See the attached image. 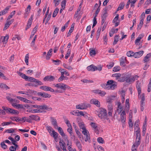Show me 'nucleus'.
<instances>
[{"instance_id": "nucleus-42", "label": "nucleus", "mask_w": 151, "mask_h": 151, "mask_svg": "<svg viewBox=\"0 0 151 151\" xmlns=\"http://www.w3.org/2000/svg\"><path fill=\"white\" fill-rule=\"evenodd\" d=\"M10 7V6L6 7L2 11V12L4 14L7 13L8 11L9 10Z\"/></svg>"}, {"instance_id": "nucleus-46", "label": "nucleus", "mask_w": 151, "mask_h": 151, "mask_svg": "<svg viewBox=\"0 0 151 151\" xmlns=\"http://www.w3.org/2000/svg\"><path fill=\"white\" fill-rule=\"evenodd\" d=\"M29 58V55L27 54L25 58V61L27 65H28V59Z\"/></svg>"}, {"instance_id": "nucleus-18", "label": "nucleus", "mask_w": 151, "mask_h": 151, "mask_svg": "<svg viewBox=\"0 0 151 151\" xmlns=\"http://www.w3.org/2000/svg\"><path fill=\"white\" fill-rule=\"evenodd\" d=\"M103 14L101 16V18L106 19V17H107V9L105 8L103 9Z\"/></svg>"}, {"instance_id": "nucleus-5", "label": "nucleus", "mask_w": 151, "mask_h": 151, "mask_svg": "<svg viewBox=\"0 0 151 151\" xmlns=\"http://www.w3.org/2000/svg\"><path fill=\"white\" fill-rule=\"evenodd\" d=\"M55 87L56 88H60L61 89L64 91H65L66 88L69 89L70 88V87L68 86L63 83L57 84L55 85Z\"/></svg>"}, {"instance_id": "nucleus-16", "label": "nucleus", "mask_w": 151, "mask_h": 151, "mask_svg": "<svg viewBox=\"0 0 151 151\" xmlns=\"http://www.w3.org/2000/svg\"><path fill=\"white\" fill-rule=\"evenodd\" d=\"M136 83V87L137 89L138 94L139 95L141 93V83L139 81H137Z\"/></svg>"}, {"instance_id": "nucleus-15", "label": "nucleus", "mask_w": 151, "mask_h": 151, "mask_svg": "<svg viewBox=\"0 0 151 151\" xmlns=\"http://www.w3.org/2000/svg\"><path fill=\"white\" fill-rule=\"evenodd\" d=\"M115 97V96H113L108 97L106 99V102L109 104H111L114 100Z\"/></svg>"}, {"instance_id": "nucleus-63", "label": "nucleus", "mask_w": 151, "mask_h": 151, "mask_svg": "<svg viewBox=\"0 0 151 151\" xmlns=\"http://www.w3.org/2000/svg\"><path fill=\"white\" fill-rule=\"evenodd\" d=\"M79 125L80 128L82 129L83 130L86 129V128L84 126V124L83 123H79Z\"/></svg>"}, {"instance_id": "nucleus-29", "label": "nucleus", "mask_w": 151, "mask_h": 151, "mask_svg": "<svg viewBox=\"0 0 151 151\" xmlns=\"http://www.w3.org/2000/svg\"><path fill=\"white\" fill-rule=\"evenodd\" d=\"M0 88H5L6 90L10 88L6 84L3 83H0Z\"/></svg>"}, {"instance_id": "nucleus-9", "label": "nucleus", "mask_w": 151, "mask_h": 151, "mask_svg": "<svg viewBox=\"0 0 151 151\" xmlns=\"http://www.w3.org/2000/svg\"><path fill=\"white\" fill-rule=\"evenodd\" d=\"M127 61L126 59V57H122L120 59V65L124 67L126 65L125 63H127Z\"/></svg>"}, {"instance_id": "nucleus-10", "label": "nucleus", "mask_w": 151, "mask_h": 151, "mask_svg": "<svg viewBox=\"0 0 151 151\" xmlns=\"http://www.w3.org/2000/svg\"><path fill=\"white\" fill-rule=\"evenodd\" d=\"M144 51L141 50L138 52L134 53V57L135 58H138L141 57L144 53Z\"/></svg>"}, {"instance_id": "nucleus-11", "label": "nucleus", "mask_w": 151, "mask_h": 151, "mask_svg": "<svg viewBox=\"0 0 151 151\" xmlns=\"http://www.w3.org/2000/svg\"><path fill=\"white\" fill-rule=\"evenodd\" d=\"M37 94L40 96L45 98H50L51 96L46 93L38 92Z\"/></svg>"}, {"instance_id": "nucleus-26", "label": "nucleus", "mask_w": 151, "mask_h": 151, "mask_svg": "<svg viewBox=\"0 0 151 151\" xmlns=\"http://www.w3.org/2000/svg\"><path fill=\"white\" fill-rule=\"evenodd\" d=\"M140 143V138H137L136 139V142L133 144L134 147H137Z\"/></svg>"}, {"instance_id": "nucleus-57", "label": "nucleus", "mask_w": 151, "mask_h": 151, "mask_svg": "<svg viewBox=\"0 0 151 151\" xmlns=\"http://www.w3.org/2000/svg\"><path fill=\"white\" fill-rule=\"evenodd\" d=\"M121 121L122 123V125L123 126L124 125L126 121V117L122 116L121 117Z\"/></svg>"}, {"instance_id": "nucleus-14", "label": "nucleus", "mask_w": 151, "mask_h": 151, "mask_svg": "<svg viewBox=\"0 0 151 151\" xmlns=\"http://www.w3.org/2000/svg\"><path fill=\"white\" fill-rule=\"evenodd\" d=\"M59 145L61 147V148L63 150L66 151V146H65V143L62 140H61L59 142Z\"/></svg>"}, {"instance_id": "nucleus-40", "label": "nucleus", "mask_w": 151, "mask_h": 151, "mask_svg": "<svg viewBox=\"0 0 151 151\" xmlns=\"http://www.w3.org/2000/svg\"><path fill=\"white\" fill-rule=\"evenodd\" d=\"M98 142L101 144H104L105 142L104 139L101 137H98L97 139Z\"/></svg>"}, {"instance_id": "nucleus-51", "label": "nucleus", "mask_w": 151, "mask_h": 151, "mask_svg": "<svg viewBox=\"0 0 151 151\" xmlns=\"http://www.w3.org/2000/svg\"><path fill=\"white\" fill-rule=\"evenodd\" d=\"M70 52L71 50L70 49H68L65 57V58L66 59H67L68 57L69 56L70 54Z\"/></svg>"}, {"instance_id": "nucleus-60", "label": "nucleus", "mask_w": 151, "mask_h": 151, "mask_svg": "<svg viewBox=\"0 0 151 151\" xmlns=\"http://www.w3.org/2000/svg\"><path fill=\"white\" fill-rule=\"evenodd\" d=\"M67 142H68V144H67V145L68 146V149L69 150V151H72V150H73V148L71 147V145H69V141L68 139H67Z\"/></svg>"}, {"instance_id": "nucleus-35", "label": "nucleus", "mask_w": 151, "mask_h": 151, "mask_svg": "<svg viewBox=\"0 0 151 151\" xmlns=\"http://www.w3.org/2000/svg\"><path fill=\"white\" fill-rule=\"evenodd\" d=\"M134 53L131 51H128L127 53V56L129 57H130L131 56L134 57Z\"/></svg>"}, {"instance_id": "nucleus-53", "label": "nucleus", "mask_w": 151, "mask_h": 151, "mask_svg": "<svg viewBox=\"0 0 151 151\" xmlns=\"http://www.w3.org/2000/svg\"><path fill=\"white\" fill-rule=\"evenodd\" d=\"M32 113H40L42 112L41 111V110L40 109H32Z\"/></svg>"}, {"instance_id": "nucleus-2", "label": "nucleus", "mask_w": 151, "mask_h": 151, "mask_svg": "<svg viewBox=\"0 0 151 151\" xmlns=\"http://www.w3.org/2000/svg\"><path fill=\"white\" fill-rule=\"evenodd\" d=\"M106 83L108 87V89L113 90L117 86V83L113 80L108 81Z\"/></svg>"}, {"instance_id": "nucleus-31", "label": "nucleus", "mask_w": 151, "mask_h": 151, "mask_svg": "<svg viewBox=\"0 0 151 151\" xmlns=\"http://www.w3.org/2000/svg\"><path fill=\"white\" fill-rule=\"evenodd\" d=\"M46 129L47 130L48 132L49 133H50V135L51 136H52V133L51 132H52V131L53 130L52 128L50 126H47L46 127Z\"/></svg>"}, {"instance_id": "nucleus-49", "label": "nucleus", "mask_w": 151, "mask_h": 151, "mask_svg": "<svg viewBox=\"0 0 151 151\" xmlns=\"http://www.w3.org/2000/svg\"><path fill=\"white\" fill-rule=\"evenodd\" d=\"M1 147L4 149H6L7 147V146L5 144L4 142H1Z\"/></svg>"}, {"instance_id": "nucleus-24", "label": "nucleus", "mask_w": 151, "mask_h": 151, "mask_svg": "<svg viewBox=\"0 0 151 151\" xmlns=\"http://www.w3.org/2000/svg\"><path fill=\"white\" fill-rule=\"evenodd\" d=\"M53 50L52 49H50L47 53L46 55V59L47 60L49 59L51 56V53L52 52Z\"/></svg>"}, {"instance_id": "nucleus-36", "label": "nucleus", "mask_w": 151, "mask_h": 151, "mask_svg": "<svg viewBox=\"0 0 151 151\" xmlns=\"http://www.w3.org/2000/svg\"><path fill=\"white\" fill-rule=\"evenodd\" d=\"M37 28L38 26L36 25V26L35 27V28L33 29L32 31V35L31 36V37H33L35 34V33L36 32Z\"/></svg>"}, {"instance_id": "nucleus-38", "label": "nucleus", "mask_w": 151, "mask_h": 151, "mask_svg": "<svg viewBox=\"0 0 151 151\" xmlns=\"http://www.w3.org/2000/svg\"><path fill=\"white\" fill-rule=\"evenodd\" d=\"M13 124L15 125L16 124L13 122H4L1 123V125L2 126H4L5 125H8L10 124Z\"/></svg>"}, {"instance_id": "nucleus-54", "label": "nucleus", "mask_w": 151, "mask_h": 151, "mask_svg": "<svg viewBox=\"0 0 151 151\" xmlns=\"http://www.w3.org/2000/svg\"><path fill=\"white\" fill-rule=\"evenodd\" d=\"M114 65V63L113 62H110L109 64L107 65V67L109 69L111 68L112 67H113Z\"/></svg>"}, {"instance_id": "nucleus-32", "label": "nucleus", "mask_w": 151, "mask_h": 151, "mask_svg": "<svg viewBox=\"0 0 151 151\" xmlns=\"http://www.w3.org/2000/svg\"><path fill=\"white\" fill-rule=\"evenodd\" d=\"M52 135H53V137L55 139H57L58 136V134L56 132H55V131L53 130L52 133Z\"/></svg>"}, {"instance_id": "nucleus-50", "label": "nucleus", "mask_w": 151, "mask_h": 151, "mask_svg": "<svg viewBox=\"0 0 151 151\" xmlns=\"http://www.w3.org/2000/svg\"><path fill=\"white\" fill-rule=\"evenodd\" d=\"M126 75L124 76L123 77L120 78L118 80V81L122 82L126 81Z\"/></svg>"}, {"instance_id": "nucleus-58", "label": "nucleus", "mask_w": 151, "mask_h": 151, "mask_svg": "<svg viewBox=\"0 0 151 151\" xmlns=\"http://www.w3.org/2000/svg\"><path fill=\"white\" fill-rule=\"evenodd\" d=\"M101 30V29H100L99 28L97 30L96 35V39L97 40L98 39V38L99 37Z\"/></svg>"}, {"instance_id": "nucleus-8", "label": "nucleus", "mask_w": 151, "mask_h": 151, "mask_svg": "<svg viewBox=\"0 0 151 151\" xmlns=\"http://www.w3.org/2000/svg\"><path fill=\"white\" fill-rule=\"evenodd\" d=\"M40 88L45 91H50L52 92H55L54 90L51 87L47 86H42L40 87Z\"/></svg>"}, {"instance_id": "nucleus-27", "label": "nucleus", "mask_w": 151, "mask_h": 151, "mask_svg": "<svg viewBox=\"0 0 151 151\" xmlns=\"http://www.w3.org/2000/svg\"><path fill=\"white\" fill-rule=\"evenodd\" d=\"M58 130L60 134L63 137H65V134L64 133V132L62 128L60 127H58Z\"/></svg>"}, {"instance_id": "nucleus-61", "label": "nucleus", "mask_w": 151, "mask_h": 151, "mask_svg": "<svg viewBox=\"0 0 151 151\" xmlns=\"http://www.w3.org/2000/svg\"><path fill=\"white\" fill-rule=\"evenodd\" d=\"M14 129H7L6 131L5 132L8 133H11L14 132Z\"/></svg>"}, {"instance_id": "nucleus-33", "label": "nucleus", "mask_w": 151, "mask_h": 151, "mask_svg": "<svg viewBox=\"0 0 151 151\" xmlns=\"http://www.w3.org/2000/svg\"><path fill=\"white\" fill-rule=\"evenodd\" d=\"M59 11V9L58 8H55L53 13L52 17H55L56 16L58 12Z\"/></svg>"}, {"instance_id": "nucleus-45", "label": "nucleus", "mask_w": 151, "mask_h": 151, "mask_svg": "<svg viewBox=\"0 0 151 151\" xmlns=\"http://www.w3.org/2000/svg\"><path fill=\"white\" fill-rule=\"evenodd\" d=\"M121 76V74L120 73H116L113 74L112 75V76L114 77H116V79L120 77Z\"/></svg>"}, {"instance_id": "nucleus-39", "label": "nucleus", "mask_w": 151, "mask_h": 151, "mask_svg": "<svg viewBox=\"0 0 151 151\" xmlns=\"http://www.w3.org/2000/svg\"><path fill=\"white\" fill-rule=\"evenodd\" d=\"M119 36L118 35H116L114 37V40L113 42V45L116 44L118 41H119Z\"/></svg>"}, {"instance_id": "nucleus-64", "label": "nucleus", "mask_w": 151, "mask_h": 151, "mask_svg": "<svg viewBox=\"0 0 151 151\" xmlns=\"http://www.w3.org/2000/svg\"><path fill=\"white\" fill-rule=\"evenodd\" d=\"M119 18V15L117 14L112 21L113 23H115L118 20Z\"/></svg>"}, {"instance_id": "nucleus-30", "label": "nucleus", "mask_w": 151, "mask_h": 151, "mask_svg": "<svg viewBox=\"0 0 151 151\" xmlns=\"http://www.w3.org/2000/svg\"><path fill=\"white\" fill-rule=\"evenodd\" d=\"M124 6V2L121 3L117 9V11L122 9Z\"/></svg>"}, {"instance_id": "nucleus-4", "label": "nucleus", "mask_w": 151, "mask_h": 151, "mask_svg": "<svg viewBox=\"0 0 151 151\" xmlns=\"http://www.w3.org/2000/svg\"><path fill=\"white\" fill-rule=\"evenodd\" d=\"M90 105L89 104L84 103L76 105V108L81 110L86 109L88 107H90Z\"/></svg>"}, {"instance_id": "nucleus-13", "label": "nucleus", "mask_w": 151, "mask_h": 151, "mask_svg": "<svg viewBox=\"0 0 151 151\" xmlns=\"http://www.w3.org/2000/svg\"><path fill=\"white\" fill-rule=\"evenodd\" d=\"M91 103L92 104L96 105V106L98 107H99L100 106V102L98 101V100L96 99H92L90 101Z\"/></svg>"}, {"instance_id": "nucleus-55", "label": "nucleus", "mask_w": 151, "mask_h": 151, "mask_svg": "<svg viewBox=\"0 0 151 151\" xmlns=\"http://www.w3.org/2000/svg\"><path fill=\"white\" fill-rule=\"evenodd\" d=\"M74 28V27L73 26V27H71L70 28V29L68 33V34L67 35V37H68L69 35H71V33L72 32Z\"/></svg>"}, {"instance_id": "nucleus-6", "label": "nucleus", "mask_w": 151, "mask_h": 151, "mask_svg": "<svg viewBox=\"0 0 151 151\" xmlns=\"http://www.w3.org/2000/svg\"><path fill=\"white\" fill-rule=\"evenodd\" d=\"M140 97L141 98V110L142 111L144 109V107L145 106V95L144 93L142 94V95L140 96Z\"/></svg>"}, {"instance_id": "nucleus-47", "label": "nucleus", "mask_w": 151, "mask_h": 151, "mask_svg": "<svg viewBox=\"0 0 151 151\" xmlns=\"http://www.w3.org/2000/svg\"><path fill=\"white\" fill-rule=\"evenodd\" d=\"M120 70V66H117L114 67L113 68V70L114 72H117L119 71Z\"/></svg>"}, {"instance_id": "nucleus-44", "label": "nucleus", "mask_w": 151, "mask_h": 151, "mask_svg": "<svg viewBox=\"0 0 151 151\" xmlns=\"http://www.w3.org/2000/svg\"><path fill=\"white\" fill-rule=\"evenodd\" d=\"M78 110L76 111H71L70 112V113L71 114H72L74 115L75 116H78Z\"/></svg>"}, {"instance_id": "nucleus-21", "label": "nucleus", "mask_w": 151, "mask_h": 151, "mask_svg": "<svg viewBox=\"0 0 151 151\" xmlns=\"http://www.w3.org/2000/svg\"><path fill=\"white\" fill-rule=\"evenodd\" d=\"M2 108L3 110H5L7 113H9L11 114H12V111L13 109L5 106H3Z\"/></svg>"}, {"instance_id": "nucleus-41", "label": "nucleus", "mask_w": 151, "mask_h": 151, "mask_svg": "<svg viewBox=\"0 0 151 151\" xmlns=\"http://www.w3.org/2000/svg\"><path fill=\"white\" fill-rule=\"evenodd\" d=\"M66 0H63L61 3V6L62 8L63 9H65L66 4Z\"/></svg>"}, {"instance_id": "nucleus-17", "label": "nucleus", "mask_w": 151, "mask_h": 151, "mask_svg": "<svg viewBox=\"0 0 151 151\" xmlns=\"http://www.w3.org/2000/svg\"><path fill=\"white\" fill-rule=\"evenodd\" d=\"M90 125L93 128L94 131L95 132H97L98 131V127L96 124L93 122H91Z\"/></svg>"}, {"instance_id": "nucleus-1", "label": "nucleus", "mask_w": 151, "mask_h": 151, "mask_svg": "<svg viewBox=\"0 0 151 151\" xmlns=\"http://www.w3.org/2000/svg\"><path fill=\"white\" fill-rule=\"evenodd\" d=\"M99 117L101 119H104L108 120V115L106 110L105 109L101 108L100 109V111L98 114Z\"/></svg>"}, {"instance_id": "nucleus-22", "label": "nucleus", "mask_w": 151, "mask_h": 151, "mask_svg": "<svg viewBox=\"0 0 151 151\" xmlns=\"http://www.w3.org/2000/svg\"><path fill=\"white\" fill-rule=\"evenodd\" d=\"M39 109H46L48 111L51 110L52 108L51 107L48 108L46 105H40Z\"/></svg>"}, {"instance_id": "nucleus-56", "label": "nucleus", "mask_w": 151, "mask_h": 151, "mask_svg": "<svg viewBox=\"0 0 151 151\" xmlns=\"http://www.w3.org/2000/svg\"><path fill=\"white\" fill-rule=\"evenodd\" d=\"M52 62L55 63L54 64L56 65H58L60 64V62H61V61L59 60H52Z\"/></svg>"}, {"instance_id": "nucleus-28", "label": "nucleus", "mask_w": 151, "mask_h": 151, "mask_svg": "<svg viewBox=\"0 0 151 151\" xmlns=\"http://www.w3.org/2000/svg\"><path fill=\"white\" fill-rule=\"evenodd\" d=\"M35 80H36L35 78H34L28 76H27L25 80L26 81H30L31 82H34Z\"/></svg>"}, {"instance_id": "nucleus-59", "label": "nucleus", "mask_w": 151, "mask_h": 151, "mask_svg": "<svg viewBox=\"0 0 151 151\" xmlns=\"http://www.w3.org/2000/svg\"><path fill=\"white\" fill-rule=\"evenodd\" d=\"M108 108L109 111H113V106L111 104H109L108 106Z\"/></svg>"}, {"instance_id": "nucleus-43", "label": "nucleus", "mask_w": 151, "mask_h": 151, "mask_svg": "<svg viewBox=\"0 0 151 151\" xmlns=\"http://www.w3.org/2000/svg\"><path fill=\"white\" fill-rule=\"evenodd\" d=\"M126 83H130V75H126Z\"/></svg>"}, {"instance_id": "nucleus-37", "label": "nucleus", "mask_w": 151, "mask_h": 151, "mask_svg": "<svg viewBox=\"0 0 151 151\" xmlns=\"http://www.w3.org/2000/svg\"><path fill=\"white\" fill-rule=\"evenodd\" d=\"M76 145L80 150L81 151L82 150V147L80 142L78 141H77L76 142Z\"/></svg>"}, {"instance_id": "nucleus-3", "label": "nucleus", "mask_w": 151, "mask_h": 151, "mask_svg": "<svg viewBox=\"0 0 151 151\" xmlns=\"http://www.w3.org/2000/svg\"><path fill=\"white\" fill-rule=\"evenodd\" d=\"M102 67L101 65H99L98 67L92 64L87 67V69L89 71H94L96 70H98L101 71L102 70Z\"/></svg>"}, {"instance_id": "nucleus-23", "label": "nucleus", "mask_w": 151, "mask_h": 151, "mask_svg": "<svg viewBox=\"0 0 151 151\" xmlns=\"http://www.w3.org/2000/svg\"><path fill=\"white\" fill-rule=\"evenodd\" d=\"M151 57V53L148 54L147 55L144 57L143 59V61L144 62H146L148 61L149 60V58Z\"/></svg>"}, {"instance_id": "nucleus-19", "label": "nucleus", "mask_w": 151, "mask_h": 151, "mask_svg": "<svg viewBox=\"0 0 151 151\" xmlns=\"http://www.w3.org/2000/svg\"><path fill=\"white\" fill-rule=\"evenodd\" d=\"M139 77L137 75H135L133 76H131L130 75V84L133 83L136 80H137V78Z\"/></svg>"}, {"instance_id": "nucleus-48", "label": "nucleus", "mask_w": 151, "mask_h": 151, "mask_svg": "<svg viewBox=\"0 0 151 151\" xmlns=\"http://www.w3.org/2000/svg\"><path fill=\"white\" fill-rule=\"evenodd\" d=\"M15 11H14L12 12V13H11L10 15L7 18V20H8L10 19L13 17V16H14L15 14Z\"/></svg>"}, {"instance_id": "nucleus-7", "label": "nucleus", "mask_w": 151, "mask_h": 151, "mask_svg": "<svg viewBox=\"0 0 151 151\" xmlns=\"http://www.w3.org/2000/svg\"><path fill=\"white\" fill-rule=\"evenodd\" d=\"M82 132L86 137L85 139V141H88L89 142H90L91 141L90 138L89 134L88 133V131L86 129L83 130Z\"/></svg>"}, {"instance_id": "nucleus-12", "label": "nucleus", "mask_w": 151, "mask_h": 151, "mask_svg": "<svg viewBox=\"0 0 151 151\" xmlns=\"http://www.w3.org/2000/svg\"><path fill=\"white\" fill-rule=\"evenodd\" d=\"M55 79V77L51 76H45L43 80L45 81H53Z\"/></svg>"}, {"instance_id": "nucleus-34", "label": "nucleus", "mask_w": 151, "mask_h": 151, "mask_svg": "<svg viewBox=\"0 0 151 151\" xmlns=\"http://www.w3.org/2000/svg\"><path fill=\"white\" fill-rule=\"evenodd\" d=\"M143 21H143V19L141 20L140 23L137 26V29L138 30H139L141 29V28L142 27L143 24Z\"/></svg>"}, {"instance_id": "nucleus-20", "label": "nucleus", "mask_w": 151, "mask_h": 151, "mask_svg": "<svg viewBox=\"0 0 151 151\" xmlns=\"http://www.w3.org/2000/svg\"><path fill=\"white\" fill-rule=\"evenodd\" d=\"M12 106L13 107H15L17 109H24V108L23 107V106L22 105L20 104H16V103H12Z\"/></svg>"}, {"instance_id": "nucleus-25", "label": "nucleus", "mask_w": 151, "mask_h": 151, "mask_svg": "<svg viewBox=\"0 0 151 151\" xmlns=\"http://www.w3.org/2000/svg\"><path fill=\"white\" fill-rule=\"evenodd\" d=\"M50 119L52 124L55 126H56L58 127L57 122L56 119L52 117H50Z\"/></svg>"}, {"instance_id": "nucleus-52", "label": "nucleus", "mask_w": 151, "mask_h": 151, "mask_svg": "<svg viewBox=\"0 0 151 151\" xmlns=\"http://www.w3.org/2000/svg\"><path fill=\"white\" fill-rule=\"evenodd\" d=\"M135 132H136V139L140 138L141 135L140 134V131H136Z\"/></svg>"}, {"instance_id": "nucleus-62", "label": "nucleus", "mask_w": 151, "mask_h": 151, "mask_svg": "<svg viewBox=\"0 0 151 151\" xmlns=\"http://www.w3.org/2000/svg\"><path fill=\"white\" fill-rule=\"evenodd\" d=\"M115 32V30L114 29H112L109 32V34L110 37H112Z\"/></svg>"}]
</instances>
